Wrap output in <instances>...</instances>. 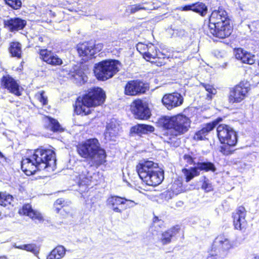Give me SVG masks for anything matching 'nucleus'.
Instances as JSON below:
<instances>
[{
	"mask_svg": "<svg viewBox=\"0 0 259 259\" xmlns=\"http://www.w3.org/2000/svg\"><path fill=\"white\" fill-rule=\"evenodd\" d=\"M55 162L54 151L38 148L34 150L33 154L29 157L22 159L21 169L26 175L30 176L37 170L52 168Z\"/></svg>",
	"mask_w": 259,
	"mask_h": 259,
	"instance_id": "obj_1",
	"label": "nucleus"
},
{
	"mask_svg": "<svg viewBox=\"0 0 259 259\" xmlns=\"http://www.w3.org/2000/svg\"><path fill=\"white\" fill-rule=\"evenodd\" d=\"M80 156L88 160L90 167H99L106 162V153L96 138L89 139L77 146Z\"/></svg>",
	"mask_w": 259,
	"mask_h": 259,
	"instance_id": "obj_2",
	"label": "nucleus"
},
{
	"mask_svg": "<svg viewBox=\"0 0 259 259\" xmlns=\"http://www.w3.org/2000/svg\"><path fill=\"white\" fill-rule=\"evenodd\" d=\"M158 123L164 129L163 135L167 138L168 143H172V139H176L178 135L188 131L190 127V120L185 115L164 116L159 118Z\"/></svg>",
	"mask_w": 259,
	"mask_h": 259,
	"instance_id": "obj_3",
	"label": "nucleus"
},
{
	"mask_svg": "<svg viewBox=\"0 0 259 259\" xmlns=\"http://www.w3.org/2000/svg\"><path fill=\"white\" fill-rule=\"evenodd\" d=\"M105 98V93L101 88H91L82 98H77L74 111L77 114H89L91 113L90 107L101 105L104 103Z\"/></svg>",
	"mask_w": 259,
	"mask_h": 259,
	"instance_id": "obj_4",
	"label": "nucleus"
},
{
	"mask_svg": "<svg viewBox=\"0 0 259 259\" xmlns=\"http://www.w3.org/2000/svg\"><path fill=\"white\" fill-rule=\"evenodd\" d=\"M136 170L140 179L149 186H157L164 179L163 171L159 169L157 163L152 161L139 163Z\"/></svg>",
	"mask_w": 259,
	"mask_h": 259,
	"instance_id": "obj_5",
	"label": "nucleus"
},
{
	"mask_svg": "<svg viewBox=\"0 0 259 259\" xmlns=\"http://www.w3.org/2000/svg\"><path fill=\"white\" fill-rule=\"evenodd\" d=\"M119 61L115 60L101 61L95 65V75L98 80H107L112 77L119 71Z\"/></svg>",
	"mask_w": 259,
	"mask_h": 259,
	"instance_id": "obj_6",
	"label": "nucleus"
},
{
	"mask_svg": "<svg viewBox=\"0 0 259 259\" xmlns=\"http://www.w3.org/2000/svg\"><path fill=\"white\" fill-rule=\"evenodd\" d=\"M218 138L222 144L235 146L238 139L236 132L230 126L221 124L217 129Z\"/></svg>",
	"mask_w": 259,
	"mask_h": 259,
	"instance_id": "obj_7",
	"label": "nucleus"
},
{
	"mask_svg": "<svg viewBox=\"0 0 259 259\" xmlns=\"http://www.w3.org/2000/svg\"><path fill=\"white\" fill-rule=\"evenodd\" d=\"M131 110L136 118L147 119L151 115L148 103L140 99L136 100L132 103Z\"/></svg>",
	"mask_w": 259,
	"mask_h": 259,
	"instance_id": "obj_8",
	"label": "nucleus"
},
{
	"mask_svg": "<svg viewBox=\"0 0 259 259\" xmlns=\"http://www.w3.org/2000/svg\"><path fill=\"white\" fill-rule=\"evenodd\" d=\"M147 84L139 80L127 82L124 87V94L127 96H136L143 94L148 90Z\"/></svg>",
	"mask_w": 259,
	"mask_h": 259,
	"instance_id": "obj_9",
	"label": "nucleus"
},
{
	"mask_svg": "<svg viewBox=\"0 0 259 259\" xmlns=\"http://www.w3.org/2000/svg\"><path fill=\"white\" fill-rule=\"evenodd\" d=\"M233 247V243L225 235H219L214 240L212 249L220 255L225 256L228 251Z\"/></svg>",
	"mask_w": 259,
	"mask_h": 259,
	"instance_id": "obj_10",
	"label": "nucleus"
},
{
	"mask_svg": "<svg viewBox=\"0 0 259 259\" xmlns=\"http://www.w3.org/2000/svg\"><path fill=\"white\" fill-rule=\"evenodd\" d=\"M4 28L9 32L15 33L23 30L27 24V21L20 17L8 18L3 21Z\"/></svg>",
	"mask_w": 259,
	"mask_h": 259,
	"instance_id": "obj_11",
	"label": "nucleus"
},
{
	"mask_svg": "<svg viewBox=\"0 0 259 259\" xmlns=\"http://www.w3.org/2000/svg\"><path fill=\"white\" fill-rule=\"evenodd\" d=\"M248 92V87L244 85L243 83L236 85L230 89L228 96V101L230 103L234 104L240 103L244 98Z\"/></svg>",
	"mask_w": 259,
	"mask_h": 259,
	"instance_id": "obj_12",
	"label": "nucleus"
},
{
	"mask_svg": "<svg viewBox=\"0 0 259 259\" xmlns=\"http://www.w3.org/2000/svg\"><path fill=\"white\" fill-rule=\"evenodd\" d=\"M210 33L214 36L221 39L226 38L230 35L232 32V27L230 25V22H223L222 25H212L211 27H209Z\"/></svg>",
	"mask_w": 259,
	"mask_h": 259,
	"instance_id": "obj_13",
	"label": "nucleus"
},
{
	"mask_svg": "<svg viewBox=\"0 0 259 259\" xmlns=\"http://www.w3.org/2000/svg\"><path fill=\"white\" fill-rule=\"evenodd\" d=\"M144 58L148 61L151 62H155L154 61H152V59H158L161 61L158 62L160 65L164 64V60L166 58V55L160 52L158 49L152 44H148L147 51L144 53Z\"/></svg>",
	"mask_w": 259,
	"mask_h": 259,
	"instance_id": "obj_14",
	"label": "nucleus"
},
{
	"mask_svg": "<svg viewBox=\"0 0 259 259\" xmlns=\"http://www.w3.org/2000/svg\"><path fill=\"white\" fill-rule=\"evenodd\" d=\"M162 102L168 110H171L181 105L183 102V98L180 94L174 93L164 95Z\"/></svg>",
	"mask_w": 259,
	"mask_h": 259,
	"instance_id": "obj_15",
	"label": "nucleus"
},
{
	"mask_svg": "<svg viewBox=\"0 0 259 259\" xmlns=\"http://www.w3.org/2000/svg\"><path fill=\"white\" fill-rule=\"evenodd\" d=\"M93 48L94 42L90 41L79 44L76 47V50L79 56L83 58L82 60L85 61L91 59L95 54Z\"/></svg>",
	"mask_w": 259,
	"mask_h": 259,
	"instance_id": "obj_16",
	"label": "nucleus"
},
{
	"mask_svg": "<svg viewBox=\"0 0 259 259\" xmlns=\"http://www.w3.org/2000/svg\"><path fill=\"white\" fill-rule=\"evenodd\" d=\"M246 210L242 206L238 207L236 212L233 213V223L236 229L242 230L246 225L245 220Z\"/></svg>",
	"mask_w": 259,
	"mask_h": 259,
	"instance_id": "obj_17",
	"label": "nucleus"
},
{
	"mask_svg": "<svg viewBox=\"0 0 259 259\" xmlns=\"http://www.w3.org/2000/svg\"><path fill=\"white\" fill-rule=\"evenodd\" d=\"M40 58L49 64L54 66L60 65L63 61L56 54L47 49H40L39 51Z\"/></svg>",
	"mask_w": 259,
	"mask_h": 259,
	"instance_id": "obj_18",
	"label": "nucleus"
},
{
	"mask_svg": "<svg viewBox=\"0 0 259 259\" xmlns=\"http://www.w3.org/2000/svg\"><path fill=\"white\" fill-rule=\"evenodd\" d=\"M2 84L10 93L17 96H20L21 95L20 91V85L10 75L4 76L2 78Z\"/></svg>",
	"mask_w": 259,
	"mask_h": 259,
	"instance_id": "obj_19",
	"label": "nucleus"
},
{
	"mask_svg": "<svg viewBox=\"0 0 259 259\" xmlns=\"http://www.w3.org/2000/svg\"><path fill=\"white\" fill-rule=\"evenodd\" d=\"M120 131V125L114 118L112 119L106 125L105 137L106 140H113Z\"/></svg>",
	"mask_w": 259,
	"mask_h": 259,
	"instance_id": "obj_20",
	"label": "nucleus"
},
{
	"mask_svg": "<svg viewBox=\"0 0 259 259\" xmlns=\"http://www.w3.org/2000/svg\"><path fill=\"white\" fill-rule=\"evenodd\" d=\"M236 58L241 61L243 63L253 64L255 62V56L244 50L242 48H238L234 50Z\"/></svg>",
	"mask_w": 259,
	"mask_h": 259,
	"instance_id": "obj_21",
	"label": "nucleus"
},
{
	"mask_svg": "<svg viewBox=\"0 0 259 259\" xmlns=\"http://www.w3.org/2000/svg\"><path fill=\"white\" fill-rule=\"evenodd\" d=\"M221 120L222 118H219L212 122L207 123L201 130L195 133L194 139L196 140H204L208 133L212 131Z\"/></svg>",
	"mask_w": 259,
	"mask_h": 259,
	"instance_id": "obj_22",
	"label": "nucleus"
},
{
	"mask_svg": "<svg viewBox=\"0 0 259 259\" xmlns=\"http://www.w3.org/2000/svg\"><path fill=\"white\" fill-rule=\"evenodd\" d=\"M62 71H65L66 74L64 75H69L68 77L74 78L78 80H83V72L77 66L74 65L72 67L70 66H64Z\"/></svg>",
	"mask_w": 259,
	"mask_h": 259,
	"instance_id": "obj_23",
	"label": "nucleus"
},
{
	"mask_svg": "<svg viewBox=\"0 0 259 259\" xmlns=\"http://www.w3.org/2000/svg\"><path fill=\"white\" fill-rule=\"evenodd\" d=\"M124 202L125 200H124L123 197L111 196L107 199L106 204L114 212L121 213L122 209H120L117 205H123Z\"/></svg>",
	"mask_w": 259,
	"mask_h": 259,
	"instance_id": "obj_24",
	"label": "nucleus"
},
{
	"mask_svg": "<svg viewBox=\"0 0 259 259\" xmlns=\"http://www.w3.org/2000/svg\"><path fill=\"white\" fill-rule=\"evenodd\" d=\"M94 167H90L89 163L87 164V167L85 166L80 167L79 170V179L80 182L79 185H90L92 178V173L90 172V169L93 168Z\"/></svg>",
	"mask_w": 259,
	"mask_h": 259,
	"instance_id": "obj_25",
	"label": "nucleus"
},
{
	"mask_svg": "<svg viewBox=\"0 0 259 259\" xmlns=\"http://www.w3.org/2000/svg\"><path fill=\"white\" fill-rule=\"evenodd\" d=\"M180 228L179 226H176L164 232L160 237V241L163 245L169 243L172 238L179 233Z\"/></svg>",
	"mask_w": 259,
	"mask_h": 259,
	"instance_id": "obj_26",
	"label": "nucleus"
},
{
	"mask_svg": "<svg viewBox=\"0 0 259 259\" xmlns=\"http://www.w3.org/2000/svg\"><path fill=\"white\" fill-rule=\"evenodd\" d=\"M20 212L29 217L34 220H36L41 221L43 219L41 213L36 210L32 209L31 205L29 204H26L23 205Z\"/></svg>",
	"mask_w": 259,
	"mask_h": 259,
	"instance_id": "obj_27",
	"label": "nucleus"
},
{
	"mask_svg": "<svg viewBox=\"0 0 259 259\" xmlns=\"http://www.w3.org/2000/svg\"><path fill=\"white\" fill-rule=\"evenodd\" d=\"M154 131V127L152 125L145 124H138L131 128L130 133L131 134L141 135L142 134H146L148 133L153 132Z\"/></svg>",
	"mask_w": 259,
	"mask_h": 259,
	"instance_id": "obj_28",
	"label": "nucleus"
},
{
	"mask_svg": "<svg viewBox=\"0 0 259 259\" xmlns=\"http://www.w3.org/2000/svg\"><path fill=\"white\" fill-rule=\"evenodd\" d=\"M14 247L16 248L25 250L33 253L35 256L38 257V254L40 250V246L35 243L23 244L21 245H17L15 244Z\"/></svg>",
	"mask_w": 259,
	"mask_h": 259,
	"instance_id": "obj_29",
	"label": "nucleus"
},
{
	"mask_svg": "<svg viewBox=\"0 0 259 259\" xmlns=\"http://www.w3.org/2000/svg\"><path fill=\"white\" fill-rule=\"evenodd\" d=\"M66 250L64 246L59 245L51 251L47 259H61L65 254Z\"/></svg>",
	"mask_w": 259,
	"mask_h": 259,
	"instance_id": "obj_30",
	"label": "nucleus"
},
{
	"mask_svg": "<svg viewBox=\"0 0 259 259\" xmlns=\"http://www.w3.org/2000/svg\"><path fill=\"white\" fill-rule=\"evenodd\" d=\"M220 13L212 11L209 17L208 28L211 27L212 25H213V26L222 25L223 22H226L227 21L230 22V19H226L225 20L220 18L219 19L218 16H220Z\"/></svg>",
	"mask_w": 259,
	"mask_h": 259,
	"instance_id": "obj_31",
	"label": "nucleus"
},
{
	"mask_svg": "<svg viewBox=\"0 0 259 259\" xmlns=\"http://www.w3.org/2000/svg\"><path fill=\"white\" fill-rule=\"evenodd\" d=\"M9 52L12 57L20 58L21 57V45L19 42H12L9 48Z\"/></svg>",
	"mask_w": 259,
	"mask_h": 259,
	"instance_id": "obj_32",
	"label": "nucleus"
},
{
	"mask_svg": "<svg viewBox=\"0 0 259 259\" xmlns=\"http://www.w3.org/2000/svg\"><path fill=\"white\" fill-rule=\"evenodd\" d=\"M182 171L185 176L187 182H189L195 177L198 176L200 175V171H199L197 166L194 167H191L190 168H184L183 169Z\"/></svg>",
	"mask_w": 259,
	"mask_h": 259,
	"instance_id": "obj_33",
	"label": "nucleus"
},
{
	"mask_svg": "<svg viewBox=\"0 0 259 259\" xmlns=\"http://www.w3.org/2000/svg\"><path fill=\"white\" fill-rule=\"evenodd\" d=\"M196 166L199 171L200 170H205L206 171H211L214 172L216 170L214 164L211 162H198Z\"/></svg>",
	"mask_w": 259,
	"mask_h": 259,
	"instance_id": "obj_34",
	"label": "nucleus"
},
{
	"mask_svg": "<svg viewBox=\"0 0 259 259\" xmlns=\"http://www.w3.org/2000/svg\"><path fill=\"white\" fill-rule=\"evenodd\" d=\"M151 8H147L143 6V5L138 4L128 6L125 10V12L128 15L134 14L141 10H150Z\"/></svg>",
	"mask_w": 259,
	"mask_h": 259,
	"instance_id": "obj_35",
	"label": "nucleus"
},
{
	"mask_svg": "<svg viewBox=\"0 0 259 259\" xmlns=\"http://www.w3.org/2000/svg\"><path fill=\"white\" fill-rule=\"evenodd\" d=\"M14 200L12 195L6 192H0V205L3 206H7L11 205Z\"/></svg>",
	"mask_w": 259,
	"mask_h": 259,
	"instance_id": "obj_36",
	"label": "nucleus"
},
{
	"mask_svg": "<svg viewBox=\"0 0 259 259\" xmlns=\"http://www.w3.org/2000/svg\"><path fill=\"white\" fill-rule=\"evenodd\" d=\"M207 6L201 2L194 3L193 12L199 14L201 16L206 15L207 12Z\"/></svg>",
	"mask_w": 259,
	"mask_h": 259,
	"instance_id": "obj_37",
	"label": "nucleus"
},
{
	"mask_svg": "<svg viewBox=\"0 0 259 259\" xmlns=\"http://www.w3.org/2000/svg\"><path fill=\"white\" fill-rule=\"evenodd\" d=\"M49 127L51 130L54 132H61L64 128L61 126L58 121L53 118L49 117Z\"/></svg>",
	"mask_w": 259,
	"mask_h": 259,
	"instance_id": "obj_38",
	"label": "nucleus"
},
{
	"mask_svg": "<svg viewBox=\"0 0 259 259\" xmlns=\"http://www.w3.org/2000/svg\"><path fill=\"white\" fill-rule=\"evenodd\" d=\"M5 3L15 10L20 9L22 5L21 1L20 0H4Z\"/></svg>",
	"mask_w": 259,
	"mask_h": 259,
	"instance_id": "obj_39",
	"label": "nucleus"
},
{
	"mask_svg": "<svg viewBox=\"0 0 259 259\" xmlns=\"http://www.w3.org/2000/svg\"><path fill=\"white\" fill-rule=\"evenodd\" d=\"M201 85L208 92L207 95V98L211 99V95H215L217 93L216 90L212 87V85L204 83H201Z\"/></svg>",
	"mask_w": 259,
	"mask_h": 259,
	"instance_id": "obj_40",
	"label": "nucleus"
},
{
	"mask_svg": "<svg viewBox=\"0 0 259 259\" xmlns=\"http://www.w3.org/2000/svg\"><path fill=\"white\" fill-rule=\"evenodd\" d=\"M182 184L179 181H175L171 187V191L176 195H177L182 191Z\"/></svg>",
	"mask_w": 259,
	"mask_h": 259,
	"instance_id": "obj_41",
	"label": "nucleus"
},
{
	"mask_svg": "<svg viewBox=\"0 0 259 259\" xmlns=\"http://www.w3.org/2000/svg\"><path fill=\"white\" fill-rule=\"evenodd\" d=\"M234 146H230L227 144L221 146L219 151L224 155H229L233 153V151L231 148Z\"/></svg>",
	"mask_w": 259,
	"mask_h": 259,
	"instance_id": "obj_42",
	"label": "nucleus"
},
{
	"mask_svg": "<svg viewBox=\"0 0 259 259\" xmlns=\"http://www.w3.org/2000/svg\"><path fill=\"white\" fill-rule=\"evenodd\" d=\"M54 205L56 208V210L57 212H59L63 207L66 205H67V202H65L63 198H60L55 201Z\"/></svg>",
	"mask_w": 259,
	"mask_h": 259,
	"instance_id": "obj_43",
	"label": "nucleus"
},
{
	"mask_svg": "<svg viewBox=\"0 0 259 259\" xmlns=\"http://www.w3.org/2000/svg\"><path fill=\"white\" fill-rule=\"evenodd\" d=\"M169 33L171 35L172 37H181L185 34V31L183 29H169Z\"/></svg>",
	"mask_w": 259,
	"mask_h": 259,
	"instance_id": "obj_44",
	"label": "nucleus"
},
{
	"mask_svg": "<svg viewBox=\"0 0 259 259\" xmlns=\"http://www.w3.org/2000/svg\"><path fill=\"white\" fill-rule=\"evenodd\" d=\"M147 47L148 45L142 42H139L137 45V50L143 55V58L144 57V53L146 52Z\"/></svg>",
	"mask_w": 259,
	"mask_h": 259,
	"instance_id": "obj_45",
	"label": "nucleus"
},
{
	"mask_svg": "<svg viewBox=\"0 0 259 259\" xmlns=\"http://www.w3.org/2000/svg\"><path fill=\"white\" fill-rule=\"evenodd\" d=\"M216 12L220 13V16H218V18L222 19L223 20H226V19H229L227 12L222 8H219L218 10H214Z\"/></svg>",
	"mask_w": 259,
	"mask_h": 259,
	"instance_id": "obj_46",
	"label": "nucleus"
},
{
	"mask_svg": "<svg viewBox=\"0 0 259 259\" xmlns=\"http://www.w3.org/2000/svg\"><path fill=\"white\" fill-rule=\"evenodd\" d=\"M175 194L171 191H166L164 192L162 194V198L164 200L168 201V200L171 199Z\"/></svg>",
	"mask_w": 259,
	"mask_h": 259,
	"instance_id": "obj_47",
	"label": "nucleus"
},
{
	"mask_svg": "<svg viewBox=\"0 0 259 259\" xmlns=\"http://www.w3.org/2000/svg\"><path fill=\"white\" fill-rule=\"evenodd\" d=\"M123 199L124 200H125V202L123 204V205H125L124 207V209L127 208L133 207L137 204V203L133 200L127 199L125 198H123Z\"/></svg>",
	"mask_w": 259,
	"mask_h": 259,
	"instance_id": "obj_48",
	"label": "nucleus"
},
{
	"mask_svg": "<svg viewBox=\"0 0 259 259\" xmlns=\"http://www.w3.org/2000/svg\"><path fill=\"white\" fill-rule=\"evenodd\" d=\"M224 256L220 255V253L217 250L216 251H212L210 253L207 257V259H221Z\"/></svg>",
	"mask_w": 259,
	"mask_h": 259,
	"instance_id": "obj_49",
	"label": "nucleus"
},
{
	"mask_svg": "<svg viewBox=\"0 0 259 259\" xmlns=\"http://www.w3.org/2000/svg\"><path fill=\"white\" fill-rule=\"evenodd\" d=\"M202 189H204L207 192L210 191L212 190V185L210 183H209V181L208 180H205L202 185Z\"/></svg>",
	"mask_w": 259,
	"mask_h": 259,
	"instance_id": "obj_50",
	"label": "nucleus"
},
{
	"mask_svg": "<svg viewBox=\"0 0 259 259\" xmlns=\"http://www.w3.org/2000/svg\"><path fill=\"white\" fill-rule=\"evenodd\" d=\"M45 92L41 91L38 97L39 101L42 103L43 105L47 104V98L44 96Z\"/></svg>",
	"mask_w": 259,
	"mask_h": 259,
	"instance_id": "obj_51",
	"label": "nucleus"
},
{
	"mask_svg": "<svg viewBox=\"0 0 259 259\" xmlns=\"http://www.w3.org/2000/svg\"><path fill=\"white\" fill-rule=\"evenodd\" d=\"M184 159L185 161L189 164H192L194 163V159L190 155L185 154L184 155Z\"/></svg>",
	"mask_w": 259,
	"mask_h": 259,
	"instance_id": "obj_52",
	"label": "nucleus"
},
{
	"mask_svg": "<svg viewBox=\"0 0 259 259\" xmlns=\"http://www.w3.org/2000/svg\"><path fill=\"white\" fill-rule=\"evenodd\" d=\"M103 45L101 43H98L97 44H95L94 42V48L93 50H95V54L96 52H100L103 48Z\"/></svg>",
	"mask_w": 259,
	"mask_h": 259,
	"instance_id": "obj_53",
	"label": "nucleus"
},
{
	"mask_svg": "<svg viewBox=\"0 0 259 259\" xmlns=\"http://www.w3.org/2000/svg\"><path fill=\"white\" fill-rule=\"evenodd\" d=\"M194 3L191 5H186L181 7V10L185 11H193Z\"/></svg>",
	"mask_w": 259,
	"mask_h": 259,
	"instance_id": "obj_54",
	"label": "nucleus"
},
{
	"mask_svg": "<svg viewBox=\"0 0 259 259\" xmlns=\"http://www.w3.org/2000/svg\"><path fill=\"white\" fill-rule=\"evenodd\" d=\"M226 55V53L224 51H217L215 53V56L218 58H223Z\"/></svg>",
	"mask_w": 259,
	"mask_h": 259,
	"instance_id": "obj_55",
	"label": "nucleus"
},
{
	"mask_svg": "<svg viewBox=\"0 0 259 259\" xmlns=\"http://www.w3.org/2000/svg\"><path fill=\"white\" fill-rule=\"evenodd\" d=\"M48 14L49 15V16H50L51 17H55L56 16V13L54 12H53L51 10H50L49 12H48Z\"/></svg>",
	"mask_w": 259,
	"mask_h": 259,
	"instance_id": "obj_56",
	"label": "nucleus"
},
{
	"mask_svg": "<svg viewBox=\"0 0 259 259\" xmlns=\"http://www.w3.org/2000/svg\"><path fill=\"white\" fill-rule=\"evenodd\" d=\"M6 158L3 154L0 152V163L5 161Z\"/></svg>",
	"mask_w": 259,
	"mask_h": 259,
	"instance_id": "obj_57",
	"label": "nucleus"
},
{
	"mask_svg": "<svg viewBox=\"0 0 259 259\" xmlns=\"http://www.w3.org/2000/svg\"><path fill=\"white\" fill-rule=\"evenodd\" d=\"M5 9L4 7H0V19H2L4 16L2 13L4 11Z\"/></svg>",
	"mask_w": 259,
	"mask_h": 259,
	"instance_id": "obj_58",
	"label": "nucleus"
},
{
	"mask_svg": "<svg viewBox=\"0 0 259 259\" xmlns=\"http://www.w3.org/2000/svg\"><path fill=\"white\" fill-rule=\"evenodd\" d=\"M38 40L40 42H42L44 41L43 37L42 36H39L38 37Z\"/></svg>",
	"mask_w": 259,
	"mask_h": 259,
	"instance_id": "obj_59",
	"label": "nucleus"
},
{
	"mask_svg": "<svg viewBox=\"0 0 259 259\" xmlns=\"http://www.w3.org/2000/svg\"><path fill=\"white\" fill-rule=\"evenodd\" d=\"M157 221H159L158 218L157 217H155L154 218V221H153L154 223H155Z\"/></svg>",
	"mask_w": 259,
	"mask_h": 259,
	"instance_id": "obj_60",
	"label": "nucleus"
},
{
	"mask_svg": "<svg viewBox=\"0 0 259 259\" xmlns=\"http://www.w3.org/2000/svg\"><path fill=\"white\" fill-rule=\"evenodd\" d=\"M0 259H8L6 256H0Z\"/></svg>",
	"mask_w": 259,
	"mask_h": 259,
	"instance_id": "obj_61",
	"label": "nucleus"
},
{
	"mask_svg": "<svg viewBox=\"0 0 259 259\" xmlns=\"http://www.w3.org/2000/svg\"><path fill=\"white\" fill-rule=\"evenodd\" d=\"M178 203V205L179 206H181V204H183V202L182 201H179Z\"/></svg>",
	"mask_w": 259,
	"mask_h": 259,
	"instance_id": "obj_62",
	"label": "nucleus"
},
{
	"mask_svg": "<svg viewBox=\"0 0 259 259\" xmlns=\"http://www.w3.org/2000/svg\"><path fill=\"white\" fill-rule=\"evenodd\" d=\"M84 186V185H80V186L79 185V187H81V186ZM87 186V185H85V188H84V190H86Z\"/></svg>",
	"mask_w": 259,
	"mask_h": 259,
	"instance_id": "obj_63",
	"label": "nucleus"
},
{
	"mask_svg": "<svg viewBox=\"0 0 259 259\" xmlns=\"http://www.w3.org/2000/svg\"><path fill=\"white\" fill-rule=\"evenodd\" d=\"M254 258H255V259H259V255L256 256Z\"/></svg>",
	"mask_w": 259,
	"mask_h": 259,
	"instance_id": "obj_64",
	"label": "nucleus"
}]
</instances>
